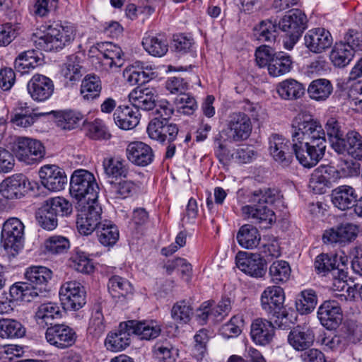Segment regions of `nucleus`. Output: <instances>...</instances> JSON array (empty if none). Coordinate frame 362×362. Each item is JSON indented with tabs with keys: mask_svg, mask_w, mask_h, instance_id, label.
Wrapping results in <instances>:
<instances>
[{
	"mask_svg": "<svg viewBox=\"0 0 362 362\" xmlns=\"http://www.w3.org/2000/svg\"><path fill=\"white\" fill-rule=\"evenodd\" d=\"M173 113V105L166 100H160L157 109L152 112L153 117L147 127V133L151 139L161 144L177 139L179 128L176 124L170 122Z\"/></svg>",
	"mask_w": 362,
	"mask_h": 362,
	"instance_id": "obj_1",
	"label": "nucleus"
},
{
	"mask_svg": "<svg viewBox=\"0 0 362 362\" xmlns=\"http://www.w3.org/2000/svg\"><path fill=\"white\" fill-rule=\"evenodd\" d=\"M292 145L325 144V132L320 123L311 116L298 114L292 121Z\"/></svg>",
	"mask_w": 362,
	"mask_h": 362,
	"instance_id": "obj_2",
	"label": "nucleus"
},
{
	"mask_svg": "<svg viewBox=\"0 0 362 362\" xmlns=\"http://www.w3.org/2000/svg\"><path fill=\"white\" fill-rule=\"evenodd\" d=\"M72 212V204L62 197L47 199L35 213L37 224L46 230H53L58 226V218Z\"/></svg>",
	"mask_w": 362,
	"mask_h": 362,
	"instance_id": "obj_3",
	"label": "nucleus"
},
{
	"mask_svg": "<svg viewBox=\"0 0 362 362\" xmlns=\"http://www.w3.org/2000/svg\"><path fill=\"white\" fill-rule=\"evenodd\" d=\"M70 192L81 204L97 202L99 187L93 174L83 169L75 170L70 180Z\"/></svg>",
	"mask_w": 362,
	"mask_h": 362,
	"instance_id": "obj_4",
	"label": "nucleus"
},
{
	"mask_svg": "<svg viewBox=\"0 0 362 362\" xmlns=\"http://www.w3.org/2000/svg\"><path fill=\"white\" fill-rule=\"evenodd\" d=\"M75 37V29L70 24L49 25L47 32L35 40L36 47L45 52L59 51L69 45Z\"/></svg>",
	"mask_w": 362,
	"mask_h": 362,
	"instance_id": "obj_5",
	"label": "nucleus"
},
{
	"mask_svg": "<svg viewBox=\"0 0 362 362\" xmlns=\"http://www.w3.org/2000/svg\"><path fill=\"white\" fill-rule=\"evenodd\" d=\"M50 273H46L47 276L42 275L41 273H25V279L27 281L18 282L12 285L10 288V295L15 300L23 302H31L38 296L36 291L37 287L40 289L46 286L48 279L51 278Z\"/></svg>",
	"mask_w": 362,
	"mask_h": 362,
	"instance_id": "obj_6",
	"label": "nucleus"
},
{
	"mask_svg": "<svg viewBox=\"0 0 362 362\" xmlns=\"http://www.w3.org/2000/svg\"><path fill=\"white\" fill-rule=\"evenodd\" d=\"M12 150L17 159L26 165L37 164L45 156L43 144L29 137H18L13 144Z\"/></svg>",
	"mask_w": 362,
	"mask_h": 362,
	"instance_id": "obj_7",
	"label": "nucleus"
},
{
	"mask_svg": "<svg viewBox=\"0 0 362 362\" xmlns=\"http://www.w3.org/2000/svg\"><path fill=\"white\" fill-rule=\"evenodd\" d=\"M61 304L65 310L77 311L86 303V291L80 282L70 281L64 283L59 290Z\"/></svg>",
	"mask_w": 362,
	"mask_h": 362,
	"instance_id": "obj_8",
	"label": "nucleus"
},
{
	"mask_svg": "<svg viewBox=\"0 0 362 362\" xmlns=\"http://www.w3.org/2000/svg\"><path fill=\"white\" fill-rule=\"evenodd\" d=\"M81 209L76 216V225L80 234L88 235L98 230L100 222L102 208L98 202L94 204H79Z\"/></svg>",
	"mask_w": 362,
	"mask_h": 362,
	"instance_id": "obj_9",
	"label": "nucleus"
},
{
	"mask_svg": "<svg viewBox=\"0 0 362 362\" xmlns=\"http://www.w3.org/2000/svg\"><path fill=\"white\" fill-rule=\"evenodd\" d=\"M285 293L280 286H273V329L288 330L296 323V317L284 305Z\"/></svg>",
	"mask_w": 362,
	"mask_h": 362,
	"instance_id": "obj_10",
	"label": "nucleus"
},
{
	"mask_svg": "<svg viewBox=\"0 0 362 362\" xmlns=\"http://www.w3.org/2000/svg\"><path fill=\"white\" fill-rule=\"evenodd\" d=\"M290 141L279 134H273V170L288 171L293 161Z\"/></svg>",
	"mask_w": 362,
	"mask_h": 362,
	"instance_id": "obj_11",
	"label": "nucleus"
},
{
	"mask_svg": "<svg viewBox=\"0 0 362 362\" xmlns=\"http://www.w3.org/2000/svg\"><path fill=\"white\" fill-rule=\"evenodd\" d=\"M226 127L228 138L233 142H240L247 139L252 129L250 118L242 112L230 114Z\"/></svg>",
	"mask_w": 362,
	"mask_h": 362,
	"instance_id": "obj_12",
	"label": "nucleus"
},
{
	"mask_svg": "<svg viewBox=\"0 0 362 362\" xmlns=\"http://www.w3.org/2000/svg\"><path fill=\"white\" fill-rule=\"evenodd\" d=\"M24 225L17 218H8L3 225L1 243L5 250L18 252L23 245Z\"/></svg>",
	"mask_w": 362,
	"mask_h": 362,
	"instance_id": "obj_13",
	"label": "nucleus"
},
{
	"mask_svg": "<svg viewBox=\"0 0 362 362\" xmlns=\"http://www.w3.org/2000/svg\"><path fill=\"white\" fill-rule=\"evenodd\" d=\"M272 194L270 189L265 194L259 199L258 203L255 206L246 205L243 206V214L247 216L255 218L260 224L259 228L267 229L272 225Z\"/></svg>",
	"mask_w": 362,
	"mask_h": 362,
	"instance_id": "obj_14",
	"label": "nucleus"
},
{
	"mask_svg": "<svg viewBox=\"0 0 362 362\" xmlns=\"http://www.w3.org/2000/svg\"><path fill=\"white\" fill-rule=\"evenodd\" d=\"M45 339L50 345L64 349L75 344L77 334L72 327L66 324H55L47 327Z\"/></svg>",
	"mask_w": 362,
	"mask_h": 362,
	"instance_id": "obj_15",
	"label": "nucleus"
},
{
	"mask_svg": "<svg viewBox=\"0 0 362 362\" xmlns=\"http://www.w3.org/2000/svg\"><path fill=\"white\" fill-rule=\"evenodd\" d=\"M292 145V149L297 160L305 168L315 166L325 154L326 145L321 144H308V145Z\"/></svg>",
	"mask_w": 362,
	"mask_h": 362,
	"instance_id": "obj_16",
	"label": "nucleus"
},
{
	"mask_svg": "<svg viewBox=\"0 0 362 362\" xmlns=\"http://www.w3.org/2000/svg\"><path fill=\"white\" fill-rule=\"evenodd\" d=\"M27 90L33 100L45 102L52 95L54 85L49 77L36 74L28 82Z\"/></svg>",
	"mask_w": 362,
	"mask_h": 362,
	"instance_id": "obj_17",
	"label": "nucleus"
},
{
	"mask_svg": "<svg viewBox=\"0 0 362 362\" xmlns=\"http://www.w3.org/2000/svg\"><path fill=\"white\" fill-rule=\"evenodd\" d=\"M333 38L329 30L324 28L309 30L304 36V44L308 50L315 54H320L329 48Z\"/></svg>",
	"mask_w": 362,
	"mask_h": 362,
	"instance_id": "obj_18",
	"label": "nucleus"
},
{
	"mask_svg": "<svg viewBox=\"0 0 362 362\" xmlns=\"http://www.w3.org/2000/svg\"><path fill=\"white\" fill-rule=\"evenodd\" d=\"M30 189L28 178L21 173L6 178L0 184V193L8 199L21 198Z\"/></svg>",
	"mask_w": 362,
	"mask_h": 362,
	"instance_id": "obj_19",
	"label": "nucleus"
},
{
	"mask_svg": "<svg viewBox=\"0 0 362 362\" xmlns=\"http://www.w3.org/2000/svg\"><path fill=\"white\" fill-rule=\"evenodd\" d=\"M39 175L42 185L50 191H60L67 184V177L64 170L54 165L42 166Z\"/></svg>",
	"mask_w": 362,
	"mask_h": 362,
	"instance_id": "obj_20",
	"label": "nucleus"
},
{
	"mask_svg": "<svg viewBox=\"0 0 362 362\" xmlns=\"http://www.w3.org/2000/svg\"><path fill=\"white\" fill-rule=\"evenodd\" d=\"M129 325V320L120 322L117 330L107 334L105 341L107 350L120 351L129 346L133 334L132 326Z\"/></svg>",
	"mask_w": 362,
	"mask_h": 362,
	"instance_id": "obj_21",
	"label": "nucleus"
},
{
	"mask_svg": "<svg viewBox=\"0 0 362 362\" xmlns=\"http://www.w3.org/2000/svg\"><path fill=\"white\" fill-rule=\"evenodd\" d=\"M278 27L286 33L302 35L308 27L307 16L300 9H292L279 21Z\"/></svg>",
	"mask_w": 362,
	"mask_h": 362,
	"instance_id": "obj_22",
	"label": "nucleus"
},
{
	"mask_svg": "<svg viewBox=\"0 0 362 362\" xmlns=\"http://www.w3.org/2000/svg\"><path fill=\"white\" fill-rule=\"evenodd\" d=\"M126 156L132 164L145 167L151 164L154 159L152 148L142 141H134L128 144Z\"/></svg>",
	"mask_w": 362,
	"mask_h": 362,
	"instance_id": "obj_23",
	"label": "nucleus"
},
{
	"mask_svg": "<svg viewBox=\"0 0 362 362\" xmlns=\"http://www.w3.org/2000/svg\"><path fill=\"white\" fill-rule=\"evenodd\" d=\"M157 95L153 88H142L138 86L129 94V100L132 105L139 110V109L149 111L157 109L158 103Z\"/></svg>",
	"mask_w": 362,
	"mask_h": 362,
	"instance_id": "obj_24",
	"label": "nucleus"
},
{
	"mask_svg": "<svg viewBox=\"0 0 362 362\" xmlns=\"http://www.w3.org/2000/svg\"><path fill=\"white\" fill-rule=\"evenodd\" d=\"M287 340L296 351H305L313 344L315 334L313 329L306 324L298 325L290 331Z\"/></svg>",
	"mask_w": 362,
	"mask_h": 362,
	"instance_id": "obj_25",
	"label": "nucleus"
},
{
	"mask_svg": "<svg viewBox=\"0 0 362 362\" xmlns=\"http://www.w3.org/2000/svg\"><path fill=\"white\" fill-rule=\"evenodd\" d=\"M342 316L341 309L334 300L325 301L318 308L317 317L327 329H336L341 324Z\"/></svg>",
	"mask_w": 362,
	"mask_h": 362,
	"instance_id": "obj_26",
	"label": "nucleus"
},
{
	"mask_svg": "<svg viewBox=\"0 0 362 362\" xmlns=\"http://www.w3.org/2000/svg\"><path fill=\"white\" fill-rule=\"evenodd\" d=\"M334 151L338 153L346 152L354 159L362 160V135L355 131H349L344 140L334 144Z\"/></svg>",
	"mask_w": 362,
	"mask_h": 362,
	"instance_id": "obj_27",
	"label": "nucleus"
},
{
	"mask_svg": "<svg viewBox=\"0 0 362 362\" xmlns=\"http://www.w3.org/2000/svg\"><path fill=\"white\" fill-rule=\"evenodd\" d=\"M349 257L346 255H340L321 253L315 260V268L318 272H345L348 269Z\"/></svg>",
	"mask_w": 362,
	"mask_h": 362,
	"instance_id": "obj_28",
	"label": "nucleus"
},
{
	"mask_svg": "<svg viewBox=\"0 0 362 362\" xmlns=\"http://www.w3.org/2000/svg\"><path fill=\"white\" fill-rule=\"evenodd\" d=\"M154 73L151 66L137 61L128 66L124 71V76L131 85H143L153 78Z\"/></svg>",
	"mask_w": 362,
	"mask_h": 362,
	"instance_id": "obj_29",
	"label": "nucleus"
},
{
	"mask_svg": "<svg viewBox=\"0 0 362 362\" xmlns=\"http://www.w3.org/2000/svg\"><path fill=\"white\" fill-rule=\"evenodd\" d=\"M332 202L340 210H346L352 207L358 202L356 190L351 186L341 185L332 192Z\"/></svg>",
	"mask_w": 362,
	"mask_h": 362,
	"instance_id": "obj_30",
	"label": "nucleus"
},
{
	"mask_svg": "<svg viewBox=\"0 0 362 362\" xmlns=\"http://www.w3.org/2000/svg\"><path fill=\"white\" fill-rule=\"evenodd\" d=\"M235 264L241 272H261L267 262L259 254L239 251L235 256Z\"/></svg>",
	"mask_w": 362,
	"mask_h": 362,
	"instance_id": "obj_31",
	"label": "nucleus"
},
{
	"mask_svg": "<svg viewBox=\"0 0 362 362\" xmlns=\"http://www.w3.org/2000/svg\"><path fill=\"white\" fill-rule=\"evenodd\" d=\"M102 92V81L99 76L88 74L81 81L80 95L86 102H93L99 98Z\"/></svg>",
	"mask_w": 362,
	"mask_h": 362,
	"instance_id": "obj_32",
	"label": "nucleus"
},
{
	"mask_svg": "<svg viewBox=\"0 0 362 362\" xmlns=\"http://www.w3.org/2000/svg\"><path fill=\"white\" fill-rule=\"evenodd\" d=\"M99 56L105 66L112 68L113 66L119 67L122 65V56L123 52L120 47L112 42H103L98 45Z\"/></svg>",
	"mask_w": 362,
	"mask_h": 362,
	"instance_id": "obj_33",
	"label": "nucleus"
},
{
	"mask_svg": "<svg viewBox=\"0 0 362 362\" xmlns=\"http://www.w3.org/2000/svg\"><path fill=\"white\" fill-rule=\"evenodd\" d=\"M61 75L66 86H72L79 81L83 76L80 58L74 54L69 56L66 62L62 66Z\"/></svg>",
	"mask_w": 362,
	"mask_h": 362,
	"instance_id": "obj_34",
	"label": "nucleus"
},
{
	"mask_svg": "<svg viewBox=\"0 0 362 362\" xmlns=\"http://www.w3.org/2000/svg\"><path fill=\"white\" fill-rule=\"evenodd\" d=\"M138 110L129 106H119L114 112L115 124L124 130L132 129L139 123Z\"/></svg>",
	"mask_w": 362,
	"mask_h": 362,
	"instance_id": "obj_35",
	"label": "nucleus"
},
{
	"mask_svg": "<svg viewBox=\"0 0 362 362\" xmlns=\"http://www.w3.org/2000/svg\"><path fill=\"white\" fill-rule=\"evenodd\" d=\"M277 94L284 100H297L305 93L303 85L293 78L286 79L276 86Z\"/></svg>",
	"mask_w": 362,
	"mask_h": 362,
	"instance_id": "obj_36",
	"label": "nucleus"
},
{
	"mask_svg": "<svg viewBox=\"0 0 362 362\" xmlns=\"http://www.w3.org/2000/svg\"><path fill=\"white\" fill-rule=\"evenodd\" d=\"M57 127L64 130H71L79 126L83 117L81 113L74 110L52 111Z\"/></svg>",
	"mask_w": 362,
	"mask_h": 362,
	"instance_id": "obj_37",
	"label": "nucleus"
},
{
	"mask_svg": "<svg viewBox=\"0 0 362 362\" xmlns=\"http://www.w3.org/2000/svg\"><path fill=\"white\" fill-rule=\"evenodd\" d=\"M354 56V53L351 47L343 41H340L334 45L329 58L334 66L342 68L350 63Z\"/></svg>",
	"mask_w": 362,
	"mask_h": 362,
	"instance_id": "obj_38",
	"label": "nucleus"
},
{
	"mask_svg": "<svg viewBox=\"0 0 362 362\" xmlns=\"http://www.w3.org/2000/svg\"><path fill=\"white\" fill-rule=\"evenodd\" d=\"M133 334L140 336L141 339L151 340L157 338L161 332L160 327L153 321L129 320Z\"/></svg>",
	"mask_w": 362,
	"mask_h": 362,
	"instance_id": "obj_39",
	"label": "nucleus"
},
{
	"mask_svg": "<svg viewBox=\"0 0 362 362\" xmlns=\"http://www.w3.org/2000/svg\"><path fill=\"white\" fill-rule=\"evenodd\" d=\"M61 316L60 308L57 304L52 302L41 304L35 313L36 322L42 327L48 325H53L52 321L60 318Z\"/></svg>",
	"mask_w": 362,
	"mask_h": 362,
	"instance_id": "obj_40",
	"label": "nucleus"
},
{
	"mask_svg": "<svg viewBox=\"0 0 362 362\" xmlns=\"http://www.w3.org/2000/svg\"><path fill=\"white\" fill-rule=\"evenodd\" d=\"M272 322L262 318L255 320L251 325L250 334L253 341L259 345H266L272 340Z\"/></svg>",
	"mask_w": 362,
	"mask_h": 362,
	"instance_id": "obj_41",
	"label": "nucleus"
},
{
	"mask_svg": "<svg viewBox=\"0 0 362 362\" xmlns=\"http://www.w3.org/2000/svg\"><path fill=\"white\" fill-rule=\"evenodd\" d=\"M40 54L41 53L35 49H29L20 53L14 62L15 69L23 74L28 73L30 69L41 64L42 60Z\"/></svg>",
	"mask_w": 362,
	"mask_h": 362,
	"instance_id": "obj_42",
	"label": "nucleus"
},
{
	"mask_svg": "<svg viewBox=\"0 0 362 362\" xmlns=\"http://www.w3.org/2000/svg\"><path fill=\"white\" fill-rule=\"evenodd\" d=\"M142 46L144 49L153 57L164 56L168 50V43L165 36L148 35L143 38Z\"/></svg>",
	"mask_w": 362,
	"mask_h": 362,
	"instance_id": "obj_43",
	"label": "nucleus"
},
{
	"mask_svg": "<svg viewBox=\"0 0 362 362\" xmlns=\"http://www.w3.org/2000/svg\"><path fill=\"white\" fill-rule=\"evenodd\" d=\"M236 238L242 247L250 250L258 245L260 235L256 227L250 224H245L239 229Z\"/></svg>",
	"mask_w": 362,
	"mask_h": 362,
	"instance_id": "obj_44",
	"label": "nucleus"
},
{
	"mask_svg": "<svg viewBox=\"0 0 362 362\" xmlns=\"http://www.w3.org/2000/svg\"><path fill=\"white\" fill-rule=\"evenodd\" d=\"M103 166L104 172L108 177L115 179L127 177L129 173L125 160L119 158H106L103 161Z\"/></svg>",
	"mask_w": 362,
	"mask_h": 362,
	"instance_id": "obj_45",
	"label": "nucleus"
},
{
	"mask_svg": "<svg viewBox=\"0 0 362 362\" xmlns=\"http://www.w3.org/2000/svg\"><path fill=\"white\" fill-rule=\"evenodd\" d=\"M66 264L69 269L76 272H93L95 269L93 259L86 252L78 250L73 251Z\"/></svg>",
	"mask_w": 362,
	"mask_h": 362,
	"instance_id": "obj_46",
	"label": "nucleus"
},
{
	"mask_svg": "<svg viewBox=\"0 0 362 362\" xmlns=\"http://www.w3.org/2000/svg\"><path fill=\"white\" fill-rule=\"evenodd\" d=\"M97 233L100 243L106 247L114 245L119 237L117 226L107 220L99 225Z\"/></svg>",
	"mask_w": 362,
	"mask_h": 362,
	"instance_id": "obj_47",
	"label": "nucleus"
},
{
	"mask_svg": "<svg viewBox=\"0 0 362 362\" xmlns=\"http://www.w3.org/2000/svg\"><path fill=\"white\" fill-rule=\"evenodd\" d=\"M333 91L332 83L325 78L313 81L308 86V93L312 99L317 101L325 100Z\"/></svg>",
	"mask_w": 362,
	"mask_h": 362,
	"instance_id": "obj_48",
	"label": "nucleus"
},
{
	"mask_svg": "<svg viewBox=\"0 0 362 362\" xmlns=\"http://www.w3.org/2000/svg\"><path fill=\"white\" fill-rule=\"evenodd\" d=\"M25 334L22 324L14 319H0V337L4 339L21 338Z\"/></svg>",
	"mask_w": 362,
	"mask_h": 362,
	"instance_id": "obj_49",
	"label": "nucleus"
},
{
	"mask_svg": "<svg viewBox=\"0 0 362 362\" xmlns=\"http://www.w3.org/2000/svg\"><path fill=\"white\" fill-rule=\"evenodd\" d=\"M317 302V298L315 291L306 289L302 291L296 300V308L301 315L310 313L315 309Z\"/></svg>",
	"mask_w": 362,
	"mask_h": 362,
	"instance_id": "obj_50",
	"label": "nucleus"
},
{
	"mask_svg": "<svg viewBox=\"0 0 362 362\" xmlns=\"http://www.w3.org/2000/svg\"><path fill=\"white\" fill-rule=\"evenodd\" d=\"M135 184L130 180L109 181L107 192L112 199H125L132 195Z\"/></svg>",
	"mask_w": 362,
	"mask_h": 362,
	"instance_id": "obj_51",
	"label": "nucleus"
},
{
	"mask_svg": "<svg viewBox=\"0 0 362 362\" xmlns=\"http://www.w3.org/2000/svg\"><path fill=\"white\" fill-rule=\"evenodd\" d=\"M105 329L104 317L102 313L100 303H95L93 305L91 317L89 322L88 332L95 337H99Z\"/></svg>",
	"mask_w": 362,
	"mask_h": 362,
	"instance_id": "obj_52",
	"label": "nucleus"
},
{
	"mask_svg": "<svg viewBox=\"0 0 362 362\" xmlns=\"http://www.w3.org/2000/svg\"><path fill=\"white\" fill-rule=\"evenodd\" d=\"M292 60L287 53L279 52L273 54V76L284 75L290 71Z\"/></svg>",
	"mask_w": 362,
	"mask_h": 362,
	"instance_id": "obj_53",
	"label": "nucleus"
},
{
	"mask_svg": "<svg viewBox=\"0 0 362 362\" xmlns=\"http://www.w3.org/2000/svg\"><path fill=\"white\" fill-rule=\"evenodd\" d=\"M192 315V308L185 300L177 302L172 308L171 317L177 323L186 324L189 322Z\"/></svg>",
	"mask_w": 362,
	"mask_h": 362,
	"instance_id": "obj_54",
	"label": "nucleus"
},
{
	"mask_svg": "<svg viewBox=\"0 0 362 362\" xmlns=\"http://www.w3.org/2000/svg\"><path fill=\"white\" fill-rule=\"evenodd\" d=\"M46 250L52 255H60L67 252L70 247V243L68 238L54 235L49 238L45 243Z\"/></svg>",
	"mask_w": 362,
	"mask_h": 362,
	"instance_id": "obj_55",
	"label": "nucleus"
},
{
	"mask_svg": "<svg viewBox=\"0 0 362 362\" xmlns=\"http://www.w3.org/2000/svg\"><path fill=\"white\" fill-rule=\"evenodd\" d=\"M87 135L92 139H109L111 136L102 120L96 119L87 125Z\"/></svg>",
	"mask_w": 362,
	"mask_h": 362,
	"instance_id": "obj_56",
	"label": "nucleus"
},
{
	"mask_svg": "<svg viewBox=\"0 0 362 362\" xmlns=\"http://www.w3.org/2000/svg\"><path fill=\"white\" fill-rule=\"evenodd\" d=\"M344 337L348 344H356L362 339V325L354 320H348L344 323Z\"/></svg>",
	"mask_w": 362,
	"mask_h": 362,
	"instance_id": "obj_57",
	"label": "nucleus"
},
{
	"mask_svg": "<svg viewBox=\"0 0 362 362\" xmlns=\"http://www.w3.org/2000/svg\"><path fill=\"white\" fill-rule=\"evenodd\" d=\"M178 106L179 112L185 115H192L197 108V101L194 97L184 92L180 95H177L175 100Z\"/></svg>",
	"mask_w": 362,
	"mask_h": 362,
	"instance_id": "obj_58",
	"label": "nucleus"
},
{
	"mask_svg": "<svg viewBox=\"0 0 362 362\" xmlns=\"http://www.w3.org/2000/svg\"><path fill=\"white\" fill-rule=\"evenodd\" d=\"M153 355L160 361L171 362L175 360L177 350L171 344H161L157 343L153 346Z\"/></svg>",
	"mask_w": 362,
	"mask_h": 362,
	"instance_id": "obj_59",
	"label": "nucleus"
},
{
	"mask_svg": "<svg viewBox=\"0 0 362 362\" xmlns=\"http://www.w3.org/2000/svg\"><path fill=\"white\" fill-rule=\"evenodd\" d=\"M331 185L329 177L325 175L320 173L319 170L315 171L310 180L309 186L316 194H323L326 191V188Z\"/></svg>",
	"mask_w": 362,
	"mask_h": 362,
	"instance_id": "obj_60",
	"label": "nucleus"
},
{
	"mask_svg": "<svg viewBox=\"0 0 362 362\" xmlns=\"http://www.w3.org/2000/svg\"><path fill=\"white\" fill-rule=\"evenodd\" d=\"M325 129L332 147L334 150L335 142L344 139L339 123L335 118L330 117L326 122Z\"/></svg>",
	"mask_w": 362,
	"mask_h": 362,
	"instance_id": "obj_61",
	"label": "nucleus"
},
{
	"mask_svg": "<svg viewBox=\"0 0 362 362\" xmlns=\"http://www.w3.org/2000/svg\"><path fill=\"white\" fill-rule=\"evenodd\" d=\"M18 35V26L11 23L0 24V46L8 45Z\"/></svg>",
	"mask_w": 362,
	"mask_h": 362,
	"instance_id": "obj_62",
	"label": "nucleus"
},
{
	"mask_svg": "<svg viewBox=\"0 0 362 362\" xmlns=\"http://www.w3.org/2000/svg\"><path fill=\"white\" fill-rule=\"evenodd\" d=\"M58 0H37L32 11L35 16H46L50 11L57 8Z\"/></svg>",
	"mask_w": 362,
	"mask_h": 362,
	"instance_id": "obj_63",
	"label": "nucleus"
},
{
	"mask_svg": "<svg viewBox=\"0 0 362 362\" xmlns=\"http://www.w3.org/2000/svg\"><path fill=\"white\" fill-rule=\"evenodd\" d=\"M108 288L124 296L131 291L132 285L127 279L115 275L110 279Z\"/></svg>",
	"mask_w": 362,
	"mask_h": 362,
	"instance_id": "obj_64",
	"label": "nucleus"
}]
</instances>
